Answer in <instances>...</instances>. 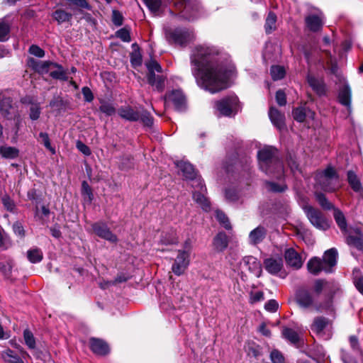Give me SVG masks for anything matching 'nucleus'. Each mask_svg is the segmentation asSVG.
Returning a JSON list of instances; mask_svg holds the SVG:
<instances>
[{
    "mask_svg": "<svg viewBox=\"0 0 363 363\" xmlns=\"http://www.w3.org/2000/svg\"><path fill=\"white\" fill-rule=\"evenodd\" d=\"M351 89L347 83H344L340 88L338 93L339 102L347 107L349 111H351Z\"/></svg>",
    "mask_w": 363,
    "mask_h": 363,
    "instance_id": "nucleus-18",
    "label": "nucleus"
},
{
    "mask_svg": "<svg viewBox=\"0 0 363 363\" xmlns=\"http://www.w3.org/2000/svg\"><path fill=\"white\" fill-rule=\"evenodd\" d=\"M337 250L331 248L325 252L323 260L317 257L311 258L307 263L308 270L313 275H318L322 271L330 273L337 264Z\"/></svg>",
    "mask_w": 363,
    "mask_h": 363,
    "instance_id": "nucleus-4",
    "label": "nucleus"
},
{
    "mask_svg": "<svg viewBox=\"0 0 363 363\" xmlns=\"http://www.w3.org/2000/svg\"><path fill=\"white\" fill-rule=\"evenodd\" d=\"M284 258L286 264L295 269H300L303 265L301 256L292 247L286 249Z\"/></svg>",
    "mask_w": 363,
    "mask_h": 363,
    "instance_id": "nucleus-16",
    "label": "nucleus"
},
{
    "mask_svg": "<svg viewBox=\"0 0 363 363\" xmlns=\"http://www.w3.org/2000/svg\"><path fill=\"white\" fill-rule=\"evenodd\" d=\"M0 154L5 158L13 159L18 156V150L15 147L4 146L0 148Z\"/></svg>",
    "mask_w": 363,
    "mask_h": 363,
    "instance_id": "nucleus-43",
    "label": "nucleus"
},
{
    "mask_svg": "<svg viewBox=\"0 0 363 363\" xmlns=\"http://www.w3.org/2000/svg\"><path fill=\"white\" fill-rule=\"evenodd\" d=\"M11 101L9 98L4 99L0 102V113L6 118H9L10 109L11 108Z\"/></svg>",
    "mask_w": 363,
    "mask_h": 363,
    "instance_id": "nucleus-48",
    "label": "nucleus"
},
{
    "mask_svg": "<svg viewBox=\"0 0 363 363\" xmlns=\"http://www.w3.org/2000/svg\"><path fill=\"white\" fill-rule=\"evenodd\" d=\"M277 16L272 13L269 12L266 18L264 29L267 33H271L276 29Z\"/></svg>",
    "mask_w": 363,
    "mask_h": 363,
    "instance_id": "nucleus-39",
    "label": "nucleus"
},
{
    "mask_svg": "<svg viewBox=\"0 0 363 363\" xmlns=\"http://www.w3.org/2000/svg\"><path fill=\"white\" fill-rule=\"evenodd\" d=\"M165 38L170 44L185 47L194 39V34L186 28H167Z\"/></svg>",
    "mask_w": 363,
    "mask_h": 363,
    "instance_id": "nucleus-6",
    "label": "nucleus"
},
{
    "mask_svg": "<svg viewBox=\"0 0 363 363\" xmlns=\"http://www.w3.org/2000/svg\"><path fill=\"white\" fill-rule=\"evenodd\" d=\"M100 104L99 110L106 116H112L116 113V108L111 103L101 100Z\"/></svg>",
    "mask_w": 363,
    "mask_h": 363,
    "instance_id": "nucleus-44",
    "label": "nucleus"
},
{
    "mask_svg": "<svg viewBox=\"0 0 363 363\" xmlns=\"http://www.w3.org/2000/svg\"><path fill=\"white\" fill-rule=\"evenodd\" d=\"M133 52L130 54V62L133 67L140 66L142 64V56L136 44L133 45Z\"/></svg>",
    "mask_w": 363,
    "mask_h": 363,
    "instance_id": "nucleus-41",
    "label": "nucleus"
},
{
    "mask_svg": "<svg viewBox=\"0 0 363 363\" xmlns=\"http://www.w3.org/2000/svg\"><path fill=\"white\" fill-rule=\"evenodd\" d=\"M90 347L95 354L99 355L106 354L109 351L107 344L103 340L96 338L90 339Z\"/></svg>",
    "mask_w": 363,
    "mask_h": 363,
    "instance_id": "nucleus-25",
    "label": "nucleus"
},
{
    "mask_svg": "<svg viewBox=\"0 0 363 363\" xmlns=\"http://www.w3.org/2000/svg\"><path fill=\"white\" fill-rule=\"evenodd\" d=\"M242 268L247 269L255 277H259L262 274L260 262L253 256L245 257L240 262Z\"/></svg>",
    "mask_w": 363,
    "mask_h": 363,
    "instance_id": "nucleus-14",
    "label": "nucleus"
},
{
    "mask_svg": "<svg viewBox=\"0 0 363 363\" xmlns=\"http://www.w3.org/2000/svg\"><path fill=\"white\" fill-rule=\"evenodd\" d=\"M146 67L148 69V75L155 74V72H162V67L160 64L155 60H151L146 63Z\"/></svg>",
    "mask_w": 363,
    "mask_h": 363,
    "instance_id": "nucleus-55",
    "label": "nucleus"
},
{
    "mask_svg": "<svg viewBox=\"0 0 363 363\" xmlns=\"http://www.w3.org/2000/svg\"><path fill=\"white\" fill-rule=\"evenodd\" d=\"M282 335L285 339L293 344H296L299 341V335L298 332L290 328H284L282 330Z\"/></svg>",
    "mask_w": 363,
    "mask_h": 363,
    "instance_id": "nucleus-33",
    "label": "nucleus"
},
{
    "mask_svg": "<svg viewBox=\"0 0 363 363\" xmlns=\"http://www.w3.org/2000/svg\"><path fill=\"white\" fill-rule=\"evenodd\" d=\"M52 62L36 61L34 59L29 60V65L38 72L40 74L48 73L52 69Z\"/></svg>",
    "mask_w": 363,
    "mask_h": 363,
    "instance_id": "nucleus-27",
    "label": "nucleus"
},
{
    "mask_svg": "<svg viewBox=\"0 0 363 363\" xmlns=\"http://www.w3.org/2000/svg\"><path fill=\"white\" fill-rule=\"evenodd\" d=\"M1 357L7 363H23L21 357L10 349L3 351Z\"/></svg>",
    "mask_w": 363,
    "mask_h": 363,
    "instance_id": "nucleus-32",
    "label": "nucleus"
},
{
    "mask_svg": "<svg viewBox=\"0 0 363 363\" xmlns=\"http://www.w3.org/2000/svg\"><path fill=\"white\" fill-rule=\"evenodd\" d=\"M304 211L311 224L316 228L325 230L329 228L327 220L323 216L322 213L311 206H306Z\"/></svg>",
    "mask_w": 363,
    "mask_h": 363,
    "instance_id": "nucleus-10",
    "label": "nucleus"
},
{
    "mask_svg": "<svg viewBox=\"0 0 363 363\" xmlns=\"http://www.w3.org/2000/svg\"><path fill=\"white\" fill-rule=\"evenodd\" d=\"M307 28L312 32H318L321 30L324 24V16L323 13L318 11L315 13L308 15L305 18Z\"/></svg>",
    "mask_w": 363,
    "mask_h": 363,
    "instance_id": "nucleus-13",
    "label": "nucleus"
},
{
    "mask_svg": "<svg viewBox=\"0 0 363 363\" xmlns=\"http://www.w3.org/2000/svg\"><path fill=\"white\" fill-rule=\"evenodd\" d=\"M334 218L341 229V230L344 233L347 232V223L345 220V217L342 212L337 208H334Z\"/></svg>",
    "mask_w": 363,
    "mask_h": 363,
    "instance_id": "nucleus-35",
    "label": "nucleus"
},
{
    "mask_svg": "<svg viewBox=\"0 0 363 363\" xmlns=\"http://www.w3.org/2000/svg\"><path fill=\"white\" fill-rule=\"evenodd\" d=\"M267 235V230L262 226H258L249 234V242L255 245L262 242Z\"/></svg>",
    "mask_w": 363,
    "mask_h": 363,
    "instance_id": "nucleus-24",
    "label": "nucleus"
},
{
    "mask_svg": "<svg viewBox=\"0 0 363 363\" xmlns=\"http://www.w3.org/2000/svg\"><path fill=\"white\" fill-rule=\"evenodd\" d=\"M164 102L172 103L176 110L182 111L186 108V97L181 90H173L164 96Z\"/></svg>",
    "mask_w": 363,
    "mask_h": 363,
    "instance_id": "nucleus-12",
    "label": "nucleus"
},
{
    "mask_svg": "<svg viewBox=\"0 0 363 363\" xmlns=\"http://www.w3.org/2000/svg\"><path fill=\"white\" fill-rule=\"evenodd\" d=\"M191 181V186L194 189V191H206V189L203 184V181L201 178V177L197 176L196 174L195 177L192 179H189Z\"/></svg>",
    "mask_w": 363,
    "mask_h": 363,
    "instance_id": "nucleus-49",
    "label": "nucleus"
},
{
    "mask_svg": "<svg viewBox=\"0 0 363 363\" xmlns=\"http://www.w3.org/2000/svg\"><path fill=\"white\" fill-rule=\"evenodd\" d=\"M266 186L269 191L273 192H281L286 189V186L284 185H279L271 182H266Z\"/></svg>",
    "mask_w": 363,
    "mask_h": 363,
    "instance_id": "nucleus-59",
    "label": "nucleus"
},
{
    "mask_svg": "<svg viewBox=\"0 0 363 363\" xmlns=\"http://www.w3.org/2000/svg\"><path fill=\"white\" fill-rule=\"evenodd\" d=\"M116 36L123 42H130V35L129 31L125 28H121L116 32Z\"/></svg>",
    "mask_w": 363,
    "mask_h": 363,
    "instance_id": "nucleus-63",
    "label": "nucleus"
},
{
    "mask_svg": "<svg viewBox=\"0 0 363 363\" xmlns=\"http://www.w3.org/2000/svg\"><path fill=\"white\" fill-rule=\"evenodd\" d=\"M148 83L154 86L158 91H162L164 88L165 79L162 76H156L155 74H152L147 76Z\"/></svg>",
    "mask_w": 363,
    "mask_h": 363,
    "instance_id": "nucleus-31",
    "label": "nucleus"
},
{
    "mask_svg": "<svg viewBox=\"0 0 363 363\" xmlns=\"http://www.w3.org/2000/svg\"><path fill=\"white\" fill-rule=\"evenodd\" d=\"M176 165L182 174V176L187 180L192 179L195 177L196 172L194 167L188 162L179 161L176 162Z\"/></svg>",
    "mask_w": 363,
    "mask_h": 363,
    "instance_id": "nucleus-22",
    "label": "nucleus"
},
{
    "mask_svg": "<svg viewBox=\"0 0 363 363\" xmlns=\"http://www.w3.org/2000/svg\"><path fill=\"white\" fill-rule=\"evenodd\" d=\"M190 62L198 85L212 94L226 89L235 71L229 57L214 47L196 46L191 51Z\"/></svg>",
    "mask_w": 363,
    "mask_h": 363,
    "instance_id": "nucleus-1",
    "label": "nucleus"
},
{
    "mask_svg": "<svg viewBox=\"0 0 363 363\" xmlns=\"http://www.w3.org/2000/svg\"><path fill=\"white\" fill-rule=\"evenodd\" d=\"M160 242L165 245H174L178 242V238L174 232L167 233L162 235Z\"/></svg>",
    "mask_w": 363,
    "mask_h": 363,
    "instance_id": "nucleus-42",
    "label": "nucleus"
},
{
    "mask_svg": "<svg viewBox=\"0 0 363 363\" xmlns=\"http://www.w3.org/2000/svg\"><path fill=\"white\" fill-rule=\"evenodd\" d=\"M94 232L100 238L111 242H116L117 237L112 233L108 226L103 223H96L92 225Z\"/></svg>",
    "mask_w": 363,
    "mask_h": 363,
    "instance_id": "nucleus-15",
    "label": "nucleus"
},
{
    "mask_svg": "<svg viewBox=\"0 0 363 363\" xmlns=\"http://www.w3.org/2000/svg\"><path fill=\"white\" fill-rule=\"evenodd\" d=\"M187 245L186 242L184 250H178V255L172 265V272L177 276L183 274L190 263V247Z\"/></svg>",
    "mask_w": 363,
    "mask_h": 363,
    "instance_id": "nucleus-9",
    "label": "nucleus"
},
{
    "mask_svg": "<svg viewBox=\"0 0 363 363\" xmlns=\"http://www.w3.org/2000/svg\"><path fill=\"white\" fill-rule=\"evenodd\" d=\"M82 194L84 197V199L87 200L89 203L92 201V191L89 184L86 181H84L82 184Z\"/></svg>",
    "mask_w": 363,
    "mask_h": 363,
    "instance_id": "nucleus-53",
    "label": "nucleus"
},
{
    "mask_svg": "<svg viewBox=\"0 0 363 363\" xmlns=\"http://www.w3.org/2000/svg\"><path fill=\"white\" fill-rule=\"evenodd\" d=\"M146 6L152 12H157L160 9L164 6H167L166 0H143Z\"/></svg>",
    "mask_w": 363,
    "mask_h": 363,
    "instance_id": "nucleus-40",
    "label": "nucleus"
},
{
    "mask_svg": "<svg viewBox=\"0 0 363 363\" xmlns=\"http://www.w3.org/2000/svg\"><path fill=\"white\" fill-rule=\"evenodd\" d=\"M213 247L218 252L225 250L228 245V236L225 233L220 232L213 239Z\"/></svg>",
    "mask_w": 363,
    "mask_h": 363,
    "instance_id": "nucleus-28",
    "label": "nucleus"
},
{
    "mask_svg": "<svg viewBox=\"0 0 363 363\" xmlns=\"http://www.w3.org/2000/svg\"><path fill=\"white\" fill-rule=\"evenodd\" d=\"M27 257L30 262L38 263L43 259V255L41 250L33 248L27 252Z\"/></svg>",
    "mask_w": 363,
    "mask_h": 363,
    "instance_id": "nucleus-38",
    "label": "nucleus"
},
{
    "mask_svg": "<svg viewBox=\"0 0 363 363\" xmlns=\"http://www.w3.org/2000/svg\"><path fill=\"white\" fill-rule=\"evenodd\" d=\"M270 358L273 363H284L283 355L277 350L272 351Z\"/></svg>",
    "mask_w": 363,
    "mask_h": 363,
    "instance_id": "nucleus-61",
    "label": "nucleus"
},
{
    "mask_svg": "<svg viewBox=\"0 0 363 363\" xmlns=\"http://www.w3.org/2000/svg\"><path fill=\"white\" fill-rule=\"evenodd\" d=\"M264 300V294L261 291H251L250 294V303L254 304L255 303Z\"/></svg>",
    "mask_w": 363,
    "mask_h": 363,
    "instance_id": "nucleus-56",
    "label": "nucleus"
},
{
    "mask_svg": "<svg viewBox=\"0 0 363 363\" xmlns=\"http://www.w3.org/2000/svg\"><path fill=\"white\" fill-rule=\"evenodd\" d=\"M73 6L79 8V9H85L87 10L91 9L90 5L86 0H67Z\"/></svg>",
    "mask_w": 363,
    "mask_h": 363,
    "instance_id": "nucleus-60",
    "label": "nucleus"
},
{
    "mask_svg": "<svg viewBox=\"0 0 363 363\" xmlns=\"http://www.w3.org/2000/svg\"><path fill=\"white\" fill-rule=\"evenodd\" d=\"M205 191H193L194 200L205 211H208L211 209V203L208 199L204 196Z\"/></svg>",
    "mask_w": 363,
    "mask_h": 363,
    "instance_id": "nucleus-29",
    "label": "nucleus"
},
{
    "mask_svg": "<svg viewBox=\"0 0 363 363\" xmlns=\"http://www.w3.org/2000/svg\"><path fill=\"white\" fill-rule=\"evenodd\" d=\"M52 68H57L56 70H50V75L57 79H60L63 81L67 80V77L65 71L61 65H59L56 63L52 64Z\"/></svg>",
    "mask_w": 363,
    "mask_h": 363,
    "instance_id": "nucleus-37",
    "label": "nucleus"
},
{
    "mask_svg": "<svg viewBox=\"0 0 363 363\" xmlns=\"http://www.w3.org/2000/svg\"><path fill=\"white\" fill-rule=\"evenodd\" d=\"M38 140H40L44 146L49 150L52 154H55V149L52 147L49 135L47 133L41 132L39 133Z\"/></svg>",
    "mask_w": 363,
    "mask_h": 363,
    "instance_id": "nucleus-50",
    "label": "nucleus"
},
{
    "mask_svg": "<svg viewBox=\"0 0 363 363\" xmlns=\"http://www.w3.org/2000/svg\"><path fill=\"white\" fill-rule=\"evenodd\" d=\"M123 17L121 12L117 10H113L112 12V21L116 26H120L123 24Z\"/></svg>",
    "mask_w": 363,
    "mask_h": 363,
    "instance_id": "nucleus-62",
    "label": "nucleus"
},
{
    "mask_svg": "<svg viewBox=\"0 0 363 363\" xmlns=\"http://www.w3.org/2000/svg\"><path fill=\"white\" fill-rule=\"evenodd\" d=\"M347 242L357 249L363 248V235L359 228L350 229L347 237Z\"/></svg>",
    "mask_w": 363,
    "mask_h": 363,
    "instance_id": "nucleus-17",
    "label": "nucleus"
},
{
    "mask_svg": "<svg viewBox=\"0 0 363 363\" xmlns=\"http://www.w3.org/2000/svg\"><path fill=\"white\" fill-rule=\"evenodd\" d=\"M316 186L327 191H335L341 187L338 174L332 167H328L324 171L318 172L315 175Z\"/></svg>",
    "mask_w": 363,
    "mask_h": 363,
    "instance_id": "nucleus-5",
    "label": "nucleus"
},
{
    "mask_svg": "<svg viewBox=\"0 0 363 363\" xmlns=\"http://www.w3.org/2000/svg\"><path fill=\"white\" fill-rule=\"evenodd\" d=\"M52 16L59 24L69 21L72 17L71 13H67L62 9L56 10Z\"/></svg>",
    "mask_w": 363,
    "mask_h": 363,
    "instance_id": "nucleus-34",
    "label": "nucleus"
},
{
    "mask_svg": "<svg viewBox=\"0 0 363 363\" xmlns=\"http://www.w3.org/2000/svg\"><path fill=\"white\" fill-rule=\"evenodd\" d=\"M328 325L329 320L328 318L319 316L314 318L313 324L311 326V329L316 335L323 337L324 335V330Z\"/></svg>",
    "mask_w": 363,
    "mask_h": 363,
    "instance_id": "nucleus-23",
    "label": "nucleus"
},
{
    "mask_svg": "<svg viewBox=\"0 0 363 363\" xmlns=\"http://www.w3.org/2000/svg\"><path fill=\"white\" fill-rule=\"evenodd\" d=\"M139 121H140L145 126L148 128H151L153 125L152 117L151 116L150 113H148L145 110L140 111Z\"/></svg>",
    "mask_w": 363,
    "mask_h": 363,
    "instance_id": "nucleus-46",
    "label": "nucleus"
},
{
    "mask_svg": "<svg viewBox=\"0 0 363 363\" xmlns=\"http://www.w3.org/2000/svg\"><path fill=\"white\" fill-rule=\"evenodd\" d=\"M264 264L266 270L272 274H278L283 267V260L281 257L267 258L264 260Z\"/></svg>",
    "mask_w": 363,
    "mask_h": 363,
    "instance_id": "nucleus-20",
    "label": "nucleus"
},
{
    "mask_svg": "<svg viewBox=\"0 0 363 363\" xmlns=\"http://www.w3.org/2000/svg\"><path fill=\"white\" fill-rule=\"evenodd\" d=\"M10 33V24L6 18L0 19V42L8 40Z\"/></svg>",
    "mask_w": 363,
    "mask_h": 363,
    "instance_id": "nucleus-36",
    "label": "nucleus"
},
{
    "mask_svg": "<svg viewBox=\"0 0 363 363\" xmlns=\"http://www.w3.org/2000/svg\"><path fill=\"white\" fill-rule=\"evenodd\" d=\"M272 77L274 80H279L285 75V70L283 67L276 65L272 66L270 69Z\"/></svg>",
    "mask_w": 363,
    "mask_h": 363,
    "instance_id": "nucleus-47",
    "label": "nucleus"
},
{
    "mask_svg": "<svg viewBox=\"0 0 363 363\" xmlns=\"http://www.w3.org/2000/svg\"><path fill=\"white\" fill-rule=\"evenodd\" d=\"M40 115V108L38 104H32L30 107V118L35 121L39 118Z\"/></svg>",
    "mask_w": 363,
    "mask_h": 363,
    "instance_id": "nucleus-57",
    "label": "nucleus"
},
{
    "mask_svg": "<svg viewBox=\"0 0 363 363\" xmlns=\"http://www.w3.org/2000/svg\"><path fill=\"white\" fill-rule=\"evenodd\" d=\"M350 344L352 350V354H351L347 351L342 350L341 358L344 363H357L354 357L361 355L362 353L357 338L355 336H351L350 337Z\"/></svg>",
    "mask_w": 363,
    "mask_h": 363,
    "instance_id": "nucleus-11",
    "label": "nucleus"
},
{
    "mask_svg": "<svg viewBox=\"0 0 363 363\" xmlns=\"http://www.w3.org/2000/svg\"><path fill=\"white\" fill-rule=\"evenodd\" d=\"M216 216L218 222L226 229L230 230L232 228L228 217L220 211H216Z\"/></svg>",
    "mask_w": 363,
    "mask_h": 363,
    "instance_id": "nucleus-51",
    "label": "nucleus"
},
{
    "mask_svg": "<svg viewBox=\"0 0 363 363\" xmlns=\"http://www.w3.org/2000/svg\"><path fill=\"white\" fill-rule=\"evenodd\" d=\"M293 117L298 122H303L306 117V109L298 107L293 110Z\"/></svg>",
    "mask_w": 363,
    "mask_h": 363,
    "instance_id": "nucleus-52",
    "label": "nucleus"
},
{
    "mask_svg": "<svg viewBox=\"0 0 363 363\" xmlns=\"http://www.w3.org/2000/svg\"><path fill=\"white\" fill-rule=\"evenodd\" d=\"M269 116L272 124L279 130L285 128V116L279 110L271 107L269 111Z\"/></svg>",
    "mask_w": 363,
    "mask_h": 363,
    "instance_id": "nucleus-21",
    "label": "nucleus"
},
{
    "mask_svg": "<svg viewBox=\"0 0 363 363\" xmlns=\"http://www.w3.org/2000/svg\"><path fill=\"white\" fill-rule=\"evenodd\" d=\"M215 108L219 115L231 117L238 111V99L235 95L225 97L215 103Z\"/></svg>",
    "mask_w": 363,
    "mask_h": 363,
    "instance_id": "nucleus-7",
    "label": "nucleus"
},
{
    "mask_svg": "<svg viewBox=\"0 0 363 363\" xmlns=\"http://www.w3.org/2000/svg\"><path fill=\"white\" fill-rule=\"evenodd\" d=\"M259 169L267 175L281 179L284 173L283 164L277 158V149L264 146L257 152Z\"/></svg>",
    "mask_w": 363,
    "mask_h": 363,
    "instance_id": "nucleus-2",
    "label": "nucleus"
},
{
    "mask_svg": "<svg viewBox=\"0 0 363 363\" xmlns=\"http://www.w3.org/2000/svg\"><path fill=\"white\" fill-rule=\"evenodd\" d=\"M23 337L26 345L30 349H34L35 347V340L33 333L30 330H24Z\"/></svg>",
    "mask_w": 363,
    "mask_h": 363,
    "instance_id": "nucleus-54",
    "label": "nucleus"
},
{
    "mask_svg": "<svg viewBox=\"0 0 363 363\" xmlns=\"http://www.w3.org/2000/svg\"><path fill=\"white\" fill-rule=\"evenodd\" d=\"M29 52L38 57H43L45 55V52L39 46L33 45L29 48Z\"/></svg>",
    "mask_w": 363,
    "mask_h": 363,
    "instance_id": "nucleus-64",
    "label": "nucleus"
},
{
    "mask_svg": "<svg viewBox=\"0 0 363 363\" xmlns=\"http://www.w3.org/2000/svg\"><path fill=\"white\" fill-rule=\"evenodd\" d=\"M338 290L337 285L333 281L317 279L314 283V295L319 299L330 297L331 308H333V296Z\"/></svg>",
    "mask_w": 363,
    "mask_h": 363,
    "instance_id": "nucleus-8",
    "label": "nucleus"
},
{
    "mask_svg": "<svg viewBox=\"0 0 363 363\" xmlns=\"http://www.w3.org/2000/svg\"><path fill=\"white\" fill-rule=\"evenodd\" d=\"M347 182L352 190L359 194H363V186L357 175L352 170L347 173Z\"/></svg>",
    "mask_w": 363,
    "mask_h": 363,
    "instance_id": "nucleus-26",
    "label": "nucleus"
},
{
    "mask_svg": "<svg viewBox=\"0 0 363 363\" xmlns=\"http://www.w3.org/2000/svg\"><path fill=\"white\" fill-rule=\"evenodd\" d=\"M316 200L320 206L326 210L334 209V206L327 199L325 196L322 193H315Z\"/></svg>",
    "mask_w": 363,
    "mask_h": 363,
    "instance_id": "nucleus-45",
    "label": "nucleus"
},
{
    "mask_svg": "<svg viewBox=\"0 0 363 363\" xmlns=\"http://www.w3.org/2000/svg\"><path fill=\"white\" fill-rule=\"evenodd\" d=\"M307 79L310 86L318 95H323L325 93V85L322 80L316 79L313 76H308Z\"/></svg>",
    "mask_w": 363,
    "mask_h": 363,
    "instance_id": "nucleus-30",
    "label": "nucleus"
},
{
    "mask_svg": "<svg viewBox=\"0 0 363 363\" xmlns=\"http://www.w3.org/2000/svg\"><path fill=\"white\" fill-rule=\"evenodd\" d=\"M296 301L303 308H310L317 312L328 311L331 308L330 297L318 298L313 292L307 289H299L296 294Z\"/></svg>",
    "mask_w": 363,
    "mask_h": 363,
    "instance_id": "nucleus-3",
    "label": "nucleus"
},
{
    "mask_svg": "<svg viewBox=\"0 0 363 363\" xmlns=\"http://www.w3.org/2000/svg\"><path fill=\"white\" fill-rule=\"evenodd\" d=\"M118 115L129 121H138L140 119V111L135 110L130 106H121L118 110Z\"/></svg>",
    "mask_w": 363,
    "mask_h": 363,
    "instance_id": "nucleus-19",
    "label": "nucleus"
},
{
    "mask_svg": "<svg viewBox=\"0 0 363 363\" xmlns=\"http://www.w3.org/2000/svg\"><path fill=\"white\" fill-rule=\"evenodd\" d=\"M50 213V209L47 206H43L41 207L40 211H39L38 206H35V216L36 218H38L40 220H43V216L48 217Z\"/></svg>",
    "mask_w": 363,
    "mask_h": 363,
    "instance_id": "nucleus-58",
    "label": "nucleus"
}]
</instances>
